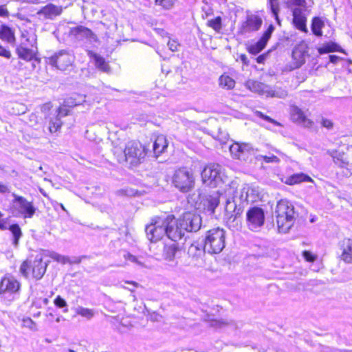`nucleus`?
Masks as SVG:
<instances>
[{
    "label": "nucleus",
    "instance_id": "f257e3e1",
    "mask_svg": "<svg viewBox=\"0 0 352 352\" xmlns=\"http://www.w3.org/2000/svg\"><path fill=\"white\" fill-rule=\"evenodd\" d=\"M276 223L279 232L287 233L296 218L294 206L286 199H281L276 205Z\"/></svg>",
    "mask_w": 352,
    "mask_h": 352
},
{
    "label": "nucleus",
    "instance_id": "f03ea898",
    "mask_svg": "<svg viewBox=\"0 0 352 352\" xmlns=\"http://www.w3.org/2000/svg\"><path fill=\"white\" fill-rule=\"evenodd\" d=\"M44 256L42 252L37 254L32 261L30 260L24 261L21 263L19 269L21 275L28 278L31 272L34 278L40 280L46 272L49 262L43 261Z\"/></svg>",
    "mask_w": 352,
    "mask_h": 352
},
{
    "label": "nucleus",
    "instance_id": "7ed1b4c3",
    "mask_svg": "<svg viewBox=\"0 0 352 352\" xmlns=\"http://www.w3.org/2000/svg\"><path fill=\"white\" fill-rule=\"evenodd\" d=\"M226 231L220 228L208 230L205 236L204 250L209 254H219L225 248Z\"/></svg>",
    "mask_w": 352,
    "mask_h": 352
},
{
    "label": "nucleus",
    "instance_id": "20e7f679",
    "mask_svg": "<svg viewBox=\"0 0 352 352\" xmlns=\"http://www.w3.org/2000/svg\"><path fill=\"white\" fill-rule=\"evenodd\" d=\"M13 199L11 202L12 213L15 217L23 219H31L36 213V208L32 201H29L23 196L12 193Z\"/></svg>",
    "mask_w": 352,
    "mask_h": 352
},
{
    "label": "nucleus",
    "instance_id": "39448f33",
    "mask_svg": "<svg viewBox=\"0 0 352 352\" xmlns=\"http://www.w3.org/2000/svg\"><path fill=\"white\" fill-rule=\"evenodd\" d=\"M174 186L182 192H188L195 186V177L191 170L181 168L176 170L173 176Z\"/></svg>",
    "mask_w": 352,
    "mask_h": 352
},
{
    "label": "nucleus",
    "instance_id": "423d86ee",
    "mask_svg": "<svg viewBox=\"0 0 352 352\" xmlns=\"http://www.w3.org/2000/svg\"><path fill=\"white\" fill-rule=\"evenodd\" d=\"M222 176V168L218 164H210L206 166L201 172L203 183L213 188L223 182Z\"/></svg>",
    "mask_w": 352,
    "mask_h": 352
},
{
    "label": "nucleus",
    "instance_id": "0eeeda50",
    "mask_svg": "<svg viewBox=\"0 0 352 352\" xmlns=\"http://www.w3.org/2000/svg\"><path fill=\"white\" fill-rule=\"evenodd\" d=\"M20 288L18 280L10 274H6L0 282V295L10 301L19 294Z\"/></svg>",
    "mask_w": 352,
    "mask_h": 352
},
{
    "label": "nucleus",
    "instance_id": "6e6552de",
    "mask_svg": "<svg viewBox=\"0 0 352 352\" xmlns=\"http://www.w3.org/2000/svg\"><path fill=\"white\" fill-rule=\"evenodd\" d=\"M75 56L69 51L62 50L48 58L47 63L60 70H67L72 67Z\"/></svg>",
    "mask_w": 352,
    "mask_h": 352
},
{
    "label": "nucleus",
    "instance_id": "1a4fd4ad",
    "mask_svg": "<svg viewBox=\"0 0 352 352\" xmlns=\"http://www.w3.org/2000/svg\"><path fill=\"white\" fill-rule=\"evenodd\" d=\"M126 162L131 165H137L145 156L144 148L142 144L137 141L129 142L124 149Z\"/></svg>",
    "mask_w": 352,
    "mask_h": 352
},
{
    "label": "nucleus",
    "instance_id": "9d476101",
    "mask_svg": "<svg viewBox=\"0 0 352 352\" xmlns=\"http://www.w3.org/2000/svg\"><path fill=\"white\" fill-rule=\"evenodd\" d=\"M264 210L257 206L248 209L246 212V223L248 228L252 231H258L264 224Z\"/></svg>",
    "mask_w": 352,
    "mask_h": 352
},
{
    "label": "nucleus",
    "instance_id": "9b49d317",
    "mask_svg": "<svg viewBox=\"0 0 352 352\" xmlns=\"http://www.w3.org/2000/svg\"><path fill=\"white\" fill-rule=\"evenodd\" d=\"M145 232L148 239L151 242L160 241L166 235L165 219L157 217L146 226Z\"/></svg>",
    "mask_w": 352,
    "mask_h": 352
},
{
    "label": "nucleus",
    "instance_id": "f8f14e48",
    "mask_svg": "<svg viewBox=\"0 0 352 352\" xmlns=\"http://www.w3.org/2000/svg\"><path fill=\"white\" fill-rule=\"evenodd\" d=\"M178 219L179 226L184 227L186 232H197L201 228V218L195 212H185Z\"/></svg>",
    "mask_w": 352,
    "mask_h": 352
},
{
    "label": "nucleus",
    "instance_id": "ddd939ff",
    "mask_svg": "<svg viewBox=\"0 0 352 352\" xmlns=\"http://www.w3.org/2000/svg\"><path fill=\"white\" fill-rule=\"evenodd\" d=\"M179 219H175L173 216L165 218L166 235L173 241L180 240L186 234L184 227L179 226Z\"/></svg>",
    "mask_w": 352,
    "mask_h": 352
},
{
    "label": "nucleus",
    "instance_id": "4468645a",
    "mask_svg": "<svg viewBox=\"0 0 352 352\" xmlns=\"http://www.w3.org/2000/svg\"><path fill=\"white\" fill-rule=\"evenodd\" d=\"M243 210V206L238 204L236 197L228 199L225 206V217L228 223L234 222L241 216Z\"/></svg>",
    "mask_w": 352,
    "mask_h": 352
},
{
    "label": "nucleus",
    "instance_id": "2eb2a0df",
    "mask_svg": "<svg viewBox=\"0 0 352 352\" xmlns=\"http://www.w3.org/2000/svg\"><path fill=\"white\" fill-rule=\"evenodd\" d=\"M263 24V20L261 16L256 14H248L245 21H244L240 28L239 32L241 34H246L253 32L258 31Z\"/></svg>",
    "mask_w": 352,
    "mask_h": 352
},
{
    "label": "nucleus",
    "instance_id": "dca6fc26",
    "mask_svg": "<svg viewBox=\"0 0 352 352\" xmlns=\"http://www.w3.org/2000/svg\"><path fill=\"white\" fill-rule=\"evenodd\" d=\"M69 34L79 41H87L91 43L97 41V36L90 29L82 25L72 28Z\"/></svg>",
    "mask_w": 352,
    "mask_h": 352
},
{
    "label": "nucleus",
    "instance_id": "f3484780",
    "mask_svg": "<svg viewBox=\"0 0 352 352\" xmlns=\"http://www.w3.org/2000/svg\"><path fill=\"white\" fill-rule=\"evenodd\" d=\"M290 114L294 122L304 127L311 128L314 124V122L309 119L305 113L297 106H291Z\"/></svg>",
    "mask_w": 352,
    "mask_h": 352
},
{
    "label": "nucleus",
    "instance_id": "a211bd4d",
    "mask_svg": "<svg viewBox=\"0 0 352 352\" xmlns=\"http://www.w3.org/2000/svg\"><path fill=\"white\" fill-rule=\"evenodd\" d=\"M274 26L272 24H270L267 29L263 32L261 38L256 43L250 47V52L252 54H257L261 52L266 46L269 39L274 31Z\"/></svg>",
    "mask_w": 352,
    "mask_h": 352
},
{
    "label": "nucleus",
    "instance_id": "6ab92c4d",
    "mask_svg": "<svg viewBox=\"0 0 352 352\" xmlns=\"http://www.w3.org/2000/svg\"><path fill=\"white\" fill-rule=\"evenodd\" d=\"M306 8H293V23L294 26L304 32H307L306 26L307 18L305 15Z\"/></svg>",
    "mask_w": 352,
    "mask_h": 352
},
{
    "label": "nucleus",
    "instance_id": "aec40b11",
    "mask_svg": "<svg viewBox=\"0 0 352 352\" xmlns=\"http://www.w3.org/2000/svg\"><path fill=\"white\" fill-rule=\"evenodd\" d=\"M16 52L19 58L30 61L36 58L38 51L36 47L30 48L25 42H21L16 47Z\"/></svg>",
    "mask_w": 352,
    "mask_h": 352
},
{
    "label": "nucleus",
    "instance_id": "412c9836",
    "mask_svg": "<svg viewBox=\"0 0 352 352\" xmlns=\"http://www.w3.org/2000/svg\"><path fill=\"white\" fill-rule=\"evenodd\" d=\"M340 259L345 263H352V239L346 238L340 242Z\"/></svg>",
    "mask_w": 352,
    "mask_h": 352
},
{
    "label": "nucleus",
    "instance_id": "4be33fe9",
    "mask_svg": "<svg viewBox=\"0 0 352 352\" xmlns=\"http://www.w3.org/2000/svg\"><path fill=\"white\" fill-rule=\"evenodd\" d=\"M253 151L251 144L247 143L234 142L230 146V151L231 155L236 159H241L247 153Z\"/></svg>",
    "mask_w": 352,
    "mask_h": 352
},
{
    "label": "nucleus",
    "instance_id": "5701e85b",
    "mask_svg": "<svg viewBox=\"0 0 352 352\" xmlns=\"http://www.w3.org/2000/svg\"><path fill=\"white\" fill-rule=\"evenodd\" d=\"M56 112L57 114L54 117L50 118L48 129L50 133L56 132L61 127L62 122L60 118L67 116L69 113L68 109L65 107H60Z\"/></svg>",
    "mask_w": 352,
    "mask_h": 352
},
{
    "label": "nucleus",
    "instance_id": "b1692460",
    "mask_svg": "<svg viewBox=\"0 0 352 352\" xmlns=\"http://www.w3.org/2000/svg\"><path fill=\"white\" fill-rule=\"evenodd\" d=\"M63 9L60 6L49 3L39 10L36 14L39 16L43 15L45 19H52L54 17L60 15Z\"/></svg>",
    "mask_w": 352,
    "mask_h": 352
},
{
    "label": "nucleus",
    "instance_id": "393cba45",
    "mask_svg": "<svg viewBox=\"0 0 352 352\" xmlns=\"http://www.w3.org/2000/svg\"><path fill=\"white\" fill-rule=\"evenodd\" d=\"M245 87L252 92L267 96L270 93V86L253 80H248L245 82Z\"/></svg>",
    "mask_w": 352,
    "mask_h": 352
},
{
    "label": "nucleus",
    "instance_id": "a878e982",
    "mask_svg": "<svg viewBox=\"0 0 352 352\" xmlns=\"http://www.w3.org/2000/svg\"><path fill=\"white\" fill-rule=\"evenodd\" d=\"M306 47L300 45L294 47L292 52V57L296 61V67H300L305 63Z\"/></svg>",
    "mask_w": 352,
    "mask_h": 352
},
{
    "label": "nucleus",
    "instance_id": "bb28decb",
    "mask_svg": "<svg viewBox=\"0 0 352 352\" xmlns=\"http://www.w3.org/2000/svg\"><path fill=\"white\" fill-rule=\"evenodd\" d=\"M88 55L94 58L97 69L105 73L110 72V67L102 57L91 51L88 52Z\"/></svg>",
    "mask_w": 352,
    "mask_h": 352
},
{
    "label": "nucleus",
    "instance_id": "cd10ccee",
    "mask_svg": "<svg viewBox=\"0 0 352 352\" xmlns=\"http://www.w3.org/2000/svg\"><path fill=\"white\" fill-rule=\"evenodd\" d=\"M220 197L221 195L219 191H214L206 196V204L205 205L207 206L208 210L211 211L212 213H214V209L219 204Z\"/></svg>",
    "mask_w": 352,
    "mask_h": 352
},
{
    "label": "nucleus",
    "instance_id": "c85d7f7f",
    "mask_svg": "<svg viewBox=\"0 0 352 352\" xmlns=\"http://www.w3.org/2000/svg\"><path fill=\"white\" fill-rule=\"evenodd\" d=\"M254 191V189L248 185H245L241 189L234 191L233 197H236V200L241 204L244 201H248L250 193Z\"/></svg>",
    "mask_w": 352,
    "mask_h": 352
},
{
    "label": "nucleus",
    "instance_id": "c756f323",
    "mask_svg": "<svg viewBox=\"0 0 352 352\" xmlns=\"http://www.w3.org/2000/svg\"><path fill=\"white\" fill-rule=\"evenodd\" d=\"M331 156L333 159V162L336 165L340 168H346V172L344 173L346 176H350L352 174L350 170L346 167L349 165V162L344 159L343 153L335 151L331 154Z\"/></svg>",
    "mask_w": 352,
    "mask_h": 352
},
{
    "label": "nucleus",
    "instance_id": "7c9ffc66",
    "mask_svg": "<svg viewBox=\"0 0 352 352\" xmlns=\"http://www.w3.org/2000/svg\"><path fill=\"white\" fill-rule=\"evenodd\" d=\"M302 182H313L314 180L309 176L302 173H300L287 177L285 183L288 185H294Z\"/></svg>",
    "mask_w": 352,
    "mask_h": 352
},
{
    "label": "nucleus",
    "instance_id": "2f4dec72",
    "mask_svg": "<svg viewBox=\"0 0 352 352\" xmlns=\"http://www.w3.org/2000/svg\"><path fill=\"white\" fill-rule=\"evenodd\" d=\"M318 52L320 54H324L334 52H342L340 45L333 41H329L324 43L322 46L318 48Z\"/></svg>",
    "mask_w": 352,
    "mask_h": 352
},
{
    "label": "nucleus",
    "instance_id": "473e14b6",
    "mask_svg": "<svg viewBox=\"0 0 352 352\" xmlns=\"http://www.w3.org/2000/svg\"><path fill=\"white\" fill-rule=\"evenodd\" d=\"M167 146L168 144L165 137L163 135L157 136L153 145V152L156 157L163 153Z\"/></svg>",
    "mask_w": 352,
    "mask_h": 352
},
{
    "label": "nucleus",
    "instance_id": "72a5a7b5",
    "mask_svg": "<svg viewBox=\"0 0 352 352\" xmlns=\"http://www.w3.org/2000/svg\"><path fill=\"white\" fill-rule=\"evenodd\" d=\"M178 249V245L176 243L166 245L163 250L164 258L168 261H173Z\"/></svg>",
    "mask_w": 352,
    "mask_h": 352
},
{
    "label": "nucleus",
    "instance_id": "f704fd0d",
    "mask_svg": "<svg viewBox=\"0 0 352 352\" xmlns=\"http://www.w3.org/2000/svg\"><path fill=\"white\" fill-rule=\"evenodd\" d=\"M0 38L9 43H12L15 40L14 32L10 27L2 25L0 27Z\"/></svg>",
    "mask_w": 352,
    "mask_h": 352
},
{
    "label": "nucleus",
    "instance_id": "c9c22d12",
    "mask_svg": "<svg viewBox=\"0 0 352 352\" xmlns=\"http://www.w3.org/2000/svg\"><path fill=\"white\" fill-rule=\"evenodd\" d=\"M267 7L269 8L275 19L276 23L280 25V20L278 16L280 12V3L279 0H267Z\"/></svg>",
    "mask_w": 352,
    "mask_h": 352
},
{
    "label": "nucleus",
    "instance_id": "e433bc0d",
    "mask_svg": "<svg viewBox=\"0 0 352 352\" xmlns=\"http://www.w3.org/2000/svg\"><path fill=\"white\" fill-rule=\"evenodd\" d=\"M43 255L45 256H49L52 258L53 260L60 263L62 264H65L67 263H72L68 256L61 255L56 252L50 251V250H42Z\"/></svg>",
    "mask_w": 352,
    "mask_h": 352
},
{
    "label": "nucleus",
    "instance_id": "4c0bfd02",
    "mask_svg": "<svg viewBox=\"0 0 352 352\" xmlns=\"http://www.w3.org/2000/svg\"><path fill=\"white\" fill-rule=\"evenodd\" d=\"M324 26V21L319 17H314L312 19L311 26V29L313 32V34L318 37H320L322 36V29Z\"/></svg>",
    "mask_w": 352,
    "mask_h": 352
},
{
    "label": "nucleus",
    "instance_id": "58836bf2",
    "mask_svg": "<svg viewBox=\"0 0 352 352\" xmlns=\"http://www.w3.org/2000/svg\"><path fill=\"white\" fill-rule=\"evenodd\" d=\"M219 86L225 89H232L235 86V81L226 74L221 75L219 78Z\"/></svg>",
    "mask_w": 352,
    "mask_h": 352
},
{
    "label": "nucleus",
    "instance_id": "ea45409f",
    "mask_svg": "<svg viewBox=\"0 0 352 352\" xmlns=\"http://www.w3.org/2000/svg\"><path fill=\"white\" fill-rule=\"evenodd\" d=\"M22 38L28 47H35L36 44V36L34 34H29L28 32L22 34Z\"/></svg>",
    "mask_w": 352,
    "mask_h": 352
},
{
    "label": "nucleus",
    "instance_id": "a19ab883",
    "mask_svg": "<svg viewBox=\"0 0 352 352\" xmlns=\"http://www.w3.org/2000/svg\"><path fill=\"white\" fill-rule=\"evenodd\" d=\"M9 230L12 232L14 241L13 244L14 246H17L19 243V240L22 235L21 230L18 224H12L10 226Z\"/></svg>",
    "mask_w": 352,
    "mask_h": 352
},
{
    "label": "nucleus",
    "instance_id": "79ce46f5",
    "mask_svg": "<svg viewBox=\"0 0 352 352\" xmlns=\"http://www.w3.org/2000/svg\"><path fill=\"white\" fill-rule=\"evenodd\" d=\"M287 96V91L281 88H276L272 89L270 86V93L267 94V97H276L278 98H285Z\"/></svg>",
    "mask_w": 352,
    "mask_h": 352
},
{
    "label": "nucleus",
    "instance_id": "37998d69",
    "mask_svg": "<svg viewBox=\"0 0 352 352\" xmlns=\"http://www.w3.org/2000/svg\"><path fill=\"white\" fill-rule=\"evenodd\" d=\"M76 313L87 319L89 320L94 316V311L91 309L83 307H78L76 309Z\"/></svg>",
    "mask_w": 352,
    "mask_h": 352
},
{
    "label": "nucleus",
    "instance_id": "c03bdc74",
    "mask_svg": "<svg viewBox=\"0 0 352 352\" xmlns=\"http://www.w3.org/2000/svg\"><path fill=\"white\" fill-rule=\"evenodd\" d=\"M177 0H155V4L163 10H169L173 8Z\"/></svg>",
    "mask_w": 352,
    "mask_h": 352
},
{
    "label": "nucleus",
    "instance_id": "a18cd8bd",
    "mask_svg": "<svg viewBox=\"0 0 352 352\" xmlns=\"http://www.w3.org/2000/svg\"><path fill=\"white\" fill-rule=\"evenodd\" d=\"M208 25L212 28L217 32H219L222 28L221 16H217L215 19L209 20L208 21Z\"/></svg>",
    "mask_w": 352,
    "mask_h": 352
},
{
    "label": "nucleus",
    "instance_id": "49530a36",
    "mask_svg": "<svg viewBox=\"0 0 352 352\" xmlns=\"http://www.w3.org/2000/svg\"><path fill=\"white\" fill-rule=\"evenodd\" d=\"M306 1L305 0H288L287 6L293 10L294 8H306Z\"/></svg>",
    "mask_w": 352,
    "mask_h": 352
},
{
    "label": "nucleus",
    "instance_id": "de8ad7c7",
    "mask_svg": "<svg viewBox=\"0 0 352 352\" xmlns=\"http://www.w3.org/2000/svg\"><path fill=\"white\" fill-rule=\"evenodd\" d=\"M54 303L55 306H56L58 308L64 309V312L66 313L68 311L67 302L60 296H56V298L54 300Z\"/></svg>",
    "mask_w": 352,
    "mask_h": 352
},
{
    "label": "nucleus",
    "instance_id": "09e8293b",
    "mask_svg": "<svg viewBox=\"0 0 352 352\" xmlns=\"http://www.w3.org/2000/svg\"><path fill=\"white\" fill-rule=\"evenodd\" d=\"M259 159H262L266 163H279L280 159L274 154H269L268 155H261L258 156Z\"/></svg>",
    "mask_w": 352,
    "mask_h": 352
},
{
    "label": "nucleus",
    "instance_id": "8fccbe9b",
    "mask_svg": "<svg viewBox=\"0 0 352 352\" xmlns=\"http://www.w3.org/2000/svg\"><path fill=\"white\" fill-rule=\"evenodd\" d=\"M304 258L309 262H314L316 260L317 256L310 251L305 250L302 252Z\"/></svg>",
    "mask_w": 352,
    "mask_h": 352
},
{
    "label": "nucleus",
    "instance_id": "3c124183",
    "mask_svg": "<svg viewBox=\"0 0 352 352\" xmlns=\"http://www.w3.org/2000/svg\"><path fill=\"white\" fill-rule=\"evenodd\" d=\"M256 114L257 116H258V117L263 118V120H266V121H267L269 122H271V123H272V124H275L276 126H280V125L279 122H278L277 121H276L274 119L271 118L270 117L264 115L261 111H257L256 112Z\"/></svg>",
    "mask_w": 352,
    "mask_h": 352
},
{
    "label": "nucleus",
    "instance_id": "603ef678",
    "mask_svg": "<svg viewBox=\"0 0 352 352\" xmlns=\"http://www.w3.org/2000/svg\"><path fill=\"white\" fill-rule=\"evenodd\" d=\"M84 101L83 100L77 101L75 98H70L65 100V104L68 107H75L80 105L81 102Z\"/></svg>",
    "mask_w": 352,
    "mask_h": 352
},
{
    "label": "nucleus",
    "instance_id": "864d4df0",
    "mask_svg": "<svg viewBox=\"0 0 352 352\" xmlns=\"http://www.w3.org/2000/svg\"><path fill=\"white\" fill-rule=\"evenodd\" d=\"M321 124L323 127H325L328 129H331L333 126V122L324 118H322Z\"/></svg>",
    "mask_w": 352,
    "mask_h": 352
},
{
    "label": "nucleus",
    "instance_id": "5fc2aeb1",
    "mask_svg": "<svg viewBox=\"0 0 352 352\" xmlns=\"http://www.w3.org/2000/svg\"><path fill=\"white\" fill-rule=\"evenodd\" d=\"M0 56L6 58H10L11 57V52L2 46H0Z\"/></svg>",
    "mask_w": 352,
    "mask_h": 352
},
{
    "label": "nucleus",
    "instance_id": "6e6d98bb",
    "mask_svg": "<svg viewBox=\"0 0 352 352\" xmlns=\"http://www.w3.org/2000/svg\"><path fill=\"white\" fill-rule=\"evenodd\" d=\"M178 45V43L175 41H168V46L169 47V50L172 52L177 51Z\"/></svg>",
    "mask_w": 352,
    "mask_h": 352
},
{
    "label": "nucleus",
    "instance_id": "4d7b16f0",
    "mask_svg": "<svg viewBox=\"0 0 352 352\" xmlns=\"http://www.w3.org/2000/svg\"><path fill=\"white\" fill-rule=\"evenodd\" d=\"M24 326L32 329L34 326L35 325L34 321L30 318H27L23 320Z\"/></svg>",
    "mask_w": 352,
    "mask_h": 352
},
{
    "label": "nucleus",
    "instance_id": "13d9d810",
    "mask_svg": "<svg viewBox=\"0 0 352 352\" xmlns=\"http://www.w3.org/2000/svg\"><path fill=\"white\" fill-rule=\"evenodd\" d=\"M9 16V12L6 8V6H0V16L1 17H8Z\"/></svg>",
    "mask_w": 352,
    "mask_h": 352
},
{
    "label": "nucleus",
    "instance_id": "bf43d9fd",
    "mask_svg": "<svg viewBox=\"0 0 352 352\" xmlns=\"http://www.w3.org/2000/svg\"><path fill=\"white\" fill-rule=\"evenodd\" d=\"M29 122L33 126L34 124H36L38 122V117L36 114L32 113L29 117Z\"/></svg>",
    "mask_w": 352,
    "mask_h": 352
},
{
    "label": "nucleus",
    "instance_id": "052dcab7",
    "mask_svg": "<svg viewBox=\"0 0 352 352\" xmlns=\"http://www.w3.org/2000/svg\"><path fill=\"white\" fill-rule=\"evenodd\" d=\"M124 256H125V258H126V259H128V260L131 261V262L136 263H138V264H139V265H141L140 262H139V261H138L137 258H136L135 256H133V255H132V254H131L128 253V254H127L126 255H125Z\"/></svg>",
    "mask_w": 352,
    "mask_h": 352
},
{
    "label": "nucleus",
    "instance_id": "680f3d73",
    "mask_svg": "<svg viewBox=\"0 0 352 352\" xmlns=\"http://www.w3.org/2000/svg\"><path fill=\"white\" fill-rule=\"evenodd\" d=\"M10 192V189L8 187V186L0 182V193L4 194L6 192Z\"/></svg>",
    "mask_w": 352,
    "mask_h": 352
},
{
    "label": "nucleus",
    "instance_id": "e2e57ef3",
    "mask_svg": "<svg viewBox=\"0 0 352 352\" xmlns=\"http://www.w3.org/2000/svg\"><path fill=\"white\" fill-rule=\"evenodd\" d=\"M51 107L52 106L50 103H46L41 106V109L43 113H46L50 110Z\"/></svg>",
    "mask_w": 352,
    "mask_h": 352
},
{
    "label": "nucleus",
    "instance_id": "0e129e2a",
    "mask_svg": "<svg viewBox=\"0 0 352 352\" xmlns=\"http://www.w3.org/2000/svg\"><path fill=\"white\" fill-rule=\"evenodd\" d=\"M329 60L332 63H336L340 58L336 55H330L329 56Z\"/></svg>",
    "mask_w": 352,
    "mask_h": 352
},
{
    "label": "nucleus",
    "instance_id": "69168bd1",
    "mask_svg": "<svg viewBox=\"0 0 352 352\" xmlns=\"http://www.w3.org/2000/svg\"><path fill=\"white\" fill-rule=\"evenodd\" d=\"M256 60L258 63H262L265 60V56L263 55H261L256 58Z\"/></svg>",
    "mask_w": 352,
    "mask_h": 352
},
{
    "label": "nucleus",
    "instance_id": "338daca9",
    "mask_svg": "<svg viewBox=\"0 0 352 352\" xmlns=\"http://www.w3.org/2000/svg\"><path fill=\"white\" fill-rule=\"evenodd\" d=\"M241 59L243 63H246L247 57L245 55H242Z\"/></svg>",
    "mask_w": 352,
    "mask_h": 352
},
{
    "label": "nucleus",
    "instance_id": "774afa93",
    "mask_svg": "<svg viewBox=\"0 0 352 352\" xmlns=\"http://www.w3.org/2000/svg\"><path fill=\"white\" fill-rule=\"evenodd\" d=\"M126 283H129V284H132L135 287H138L139 285V284L138 283H136V282H129V281H127Z\"/></svg>",
    "mask_w": 352,
    "mask_h": 352
}]
</instances>
